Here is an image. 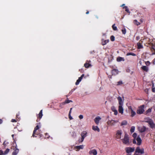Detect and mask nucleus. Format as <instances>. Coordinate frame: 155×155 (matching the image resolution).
Wrapping results in <instances>:
<instances>
[{
  "label": "nucleus",
  "instance_id": "f257e3e1",
  "mask_svg": "<svg viewBox=\"0 0 155 155\" xmlns=\"http://www.w3.org/2000/svg\"><path fill=\"white\" fill-rule=\"evenodd\" d=\"M117 99L118 101V111L121 114L123 113L124 109L123 106L124 104V100H123L121 97L119 96L117 97Z\"/></svg>",
  "mask_w": 155,
  "mask_h": 155
},
{
  "label": "nucleus",
  "instance_id": "f03ea898",
  "mask_svg": "<svg viewBox=\"0 0 155 155\" xmlns=\"http://www.w3.org/2000/svg\"><path fill=\"white\" fill-rule=\"evenodd\" d=\"M122 140L124 144L127 145L129 144V138L127 134H125L124 138L122 139Z\"/></svg>",
  "mask_w": 155,
  "mask_h": 155
},
{
  "label": "nucleus",
  "instance_id": "7ed1b4c3",
  "mask_svg": "<svg viewBox=\"0 0 155 155\" xmlns=\"http://www.w3.org/2000/svg\"><path fill=\"white\" fill-rule=\"evenodd\" d=\"M144 105H143L140 106L139 108V109L137 110V113L139 114H141L143 113L144 111Z\"/></svg>",
  "mask_w": 155,
  "mask_h": 155
},
{
  "label": "nucleus",
  "instance_id": "20e7f679",
  "mask_svg": "<svg viewBox=\"0 0 155 155\" xmlns=\"http://www.w3.org/2000/svg\"><path fill=\"white\" fill-rule=\"evenodd\" d=\"M119 121L118 120H108L107 122V124L108 125L110 126H114L115 124L118 122Z\"/></svg>",
  "mask_w": 155,
  "mask_h": 155
},
{
  "label": "nucleus",
  "instance_id": "39448f33",
  "mask_svg": "<svg viewBox=\"0 0 155 155\" xmlns=\"http://www.w3.org/2000/svg\"><path fill=\"white\" fill-rule=\"evenodd\" d=\"M87 132L86 131H83L81 134V140H79V142L81 143L83 141L85 137L87 136Z\"/></svg>",
  "mask_w": 155,
  "mask_h": 155
},
{
  "label": "nucleus",
  "instance_id": "423d86ee",
  "mask_svg": "<svg viewBox=\"0 0 155 155\" xmlns=\"http://www.w3.org/2000/svg\"><path fill=\"white\" fill-rule=\"evenodd\" d=\"M134 150L135 148L134 147L132 148L130 147H128L125 148V150H126V152L128 153H130L134 152Z\"/></svg>",
  "mask_w": 155,
  "mask_h": 155
},
{
  "label": "nucleus",
  "instance_id": "0eeeda50",
  "mask_svg": "<svg viewBox=\"0 0 155 155\" xmlns=\"http://www.w3.org/2000/svg\"><path fill=\"white\" fill-rule=\"evenodd\" d=\"M39 128V127L38 125H37L36 126V127H35L34 129V130L33 131L32 136L33 137H36V136H35V134L38 135V133L36 131L38 130Z\"/></svg>",
  "mask_w": 155,
  "mask_h": 155
},
{
  "label": "nucleus",
  "instance_id": "6e6552de",
  "mask_svg": "<svg viewBox=\"0 0 155 155\" xmlns=\"http://www.w3.org/2000/svg\"><path fill=\"white\" fill-rule=\"evenodd\" d=\"M122 131L121 130H117L116 134V137L117 139H120L121 138Z\"/></svg>",
  "mask_w": 155,
  "mask_h": 155
},
{
  "label": "nucleus",
  "instance_id": "1a4fd4ad",
  "mask_svg": "<svg viewBox=\"0 0 155 155\" xmlns=\"http://www.w3.org/2000/svg\"><path fill=\"white\" fill-rule=\"evenodd\" d=\"M135 152L143 154L144 153V149L143 148L140 149L139 147H138L136 150Z\"/></svg>",
  "mask_w": 155,
  "mask_h": 155
},
{
  "label": "nucleus",
  "instance_id": "9d476101",
  "mask_svg": "<svg viewBox=\"0 0 155 155\" xmlns=\"http://www.w3.org/2000/svg\"><path fill=\"white\" fill-rule=\"evenodd\" d=\"M138 129L140 133H143V132H145L146 131V128L145 126H143V127H139L138 128Z\"/></svg>",
  "mask_w": 155,
  "mask_h": 155
},
{
  "label": "nucleus",
  "instance_id": "9b49d317",
  "mask_svg": "<svg viewBox=\"0 0 155 155\" xmlns=\"http://www.w3.org/2000/svg\"><path fill=\"white\" fill-rule=\"evenodd\" d=\"M89 154L90 155L93 154V155H97V152L95 149L89 151Z\"/></svg>",
  "mask_w": 155,
  "mask_h": 155
},
{
  "label": "nucleus",
  "instance_id": "f8f14e48",
  "mask_svg": "<svg viewBox=\"0 0 155 155\" xmlns=\"http://www.w3.org/2000/svg\"><path fill=\"white\" fill-rule=\"evenodd\" d=\"M101 118L99 116L96 117L94 119V121L95 123L98 125L100 121L101 120Z\"/></svg>",
  "mask_w": 155,
  "mask_h": 155
},
{
  "label": "nucleus",
  "instance_id": "ddd939ff",
  "mask_svg": "<svg viewBox=\"0 0 155 155\" xmlns=\"http://www.w3.org/2000/svg\"><path fill=\"white\" fill-rule=\"evenodd\" d=\"M148 124L150 125V127L152 129L155 128V124H154L153 121L152 120L151 121L148 122Z\"/></svg>",
  "mask_w": 155,
  "mask_h": 155
},
{
  "label": "nucleus",
  "instance_id": "4468645a",
  "mask_svg": "<svg viewBox=\"0 0 155 155\" xmlns=\"http://www.w3.org/2000/svg\"><path fill=\"white\" fill-rule=\"evenodd\" d=\"M84 148L83 145H80L78 146H76L75 147V148L76 149V151H78L80 149H83Z\"/></svg>",
  "mask_w": 155,
  "mask_h": 155
},
{
  "label": "nucleus",
  "instance_id": "2eb2a0df",
  "mask_svg": "<svg viewBox=\"0 0 155 155\" xmlns=\"http://www.w3.org/2000/svg\"><path fill=\"white\" fill-rule=\"evenodd\" d=\"M92 129L95 131H97L99 132L100 131V130L97 126H93L92 127Z\"/></svg>",
  "mask_w": 155,
  "mask_h": 155
},
{
  "label": "nucleus",
  "instance_id": "dca6fc26",
  "mask_svg": "<svg viewBox=\"0 0 155 155\" xmlns=\"http://www.w3.org/2000/svg\"><path fill=\"white\" fill-rule=\"evenodd\" d=\"M129 109L130 110L131 116L132 117L134 116L136 114L135 112L133 110L131 107H129Z\"/></svg>",
  "mask_w": 155,
  "mask_h": 155
},
{
  "label": "nucleus",
  "instance_id": "f3484780",
  "mask_svg": "<svg viewBox=\"0 0 155 155\" xmlns=\"http://www.w3.org/2000/svg\"><path fill=\"white\" fill-rule=\"evenodd\" d=\"M136 140L137 142V145H140L141 143V138L139 137H138L137 138Z\"/></svg>",
  "mask_w": 155,
  "mask_h": 155
},
{
  "label": "nucleus",
  "instance_id": "a211bd4d",
  "mask_svg": "<svg viewBox=\"0 0 155 155\" xmlns=\"http://www.w3.org/2000/svg\"><path fill=\"white\" fill-rule=\"evenodd\" d=\"M109 41V40L108 39L106 40H104L103 39L102 40V45H105L107 44V43H108Z\"/></svg>",
  "mask_w": 155,
  "mask_h": 155
},
{
  "label": "nucleus",
  "instance_id": "6ab92c4d",
  "mask_svg": "<svg viewBox=\"0 0 155 155\" xmlns=\"http://www.w3.org/2000/svg\"><path fill=\"white\" fill-rule=\"evenodd\" d=\"M87 62L88 61H86L84 64V66L86 68H88L90 67L91 66V64Z\"/></svg>",
  "mask_w": 155,
  "mask_h": 155
},
{
  "label": "nucleus",
  "instance_id": "aec40b11",
  "mask_svg": "<svg viewBox=\"0 0 155 155\" xmlns=\"http://www.w3.org/2000/svg\"><path fill=\"white\" fill-rule=\"evenodd\" d=\"M118 71L117 70L114 69L112 70V73L114 75H116L118 74Z\"/></svg>",
  "mask_w": 155,
  "mask_h": 155
},
{
  "label": "nucleus",
  "instance_id": "412c9836",
  "mask_svg": "<svg viewBox=\"0 0 155 155\" xmlns=\"http://www.w3.org/2000/svg\"><path fill=\"white\" fill-rule=\"evenodd\" d=\"M117 61L118 62L124 61V58L119 57L117 58Z\"/></svg>",
  "mask_w": 155,
  "mask_h": 155
},
{
  "label": "nucleus",
  "instance_id": "4be33fe9",
  "mask_svg": "<svg viewBox=\"0 0 155 155\" xmlns=\"http://www.w3.org/2000/svg\"><path fill=\"white\" fill-rule=\"evenodd\" d=\"M18 152L19 150L18 149H16L12 153V155H17Z\"/></svg>",
  "mask_w": 155,
  "mask_h": 155
},
{
  "label": "nucleus",
  "instance_id": "5701e85b",
  "mask_svg": "<svg viewBox=\"0 0 155 155\" xmlns=\"http://www.w3.org/2000/svg\"><path fill=\"white\" fill-rule=\"evenodd\" d=\"M42 116H43L42 110H41L40 111V112L38 114V117L39 118H41L42 117Z\"/></svg>",
  "mask_w": 155,
  "mask_h": 155
},
{
  "label": "nucleus",
  "instance_id": "b1692460",
  "mask_svg": "<svg viewBox=\"0 0 155 155\" xmlns=\"http://www.w3.org/2000/svg\"><path fill=\"white\" fill-rule=\"evenodd\" d=\"M137 48L138 49H140L143 48L142 45H141L140 43V42H138L137 43Z\"/></svg>",
  "mask_w": 155,
  "mask_h": 155
},
{
  "label": "nucleus",
  "instance_id": "393cba45",
  "mask_svg": "<svg viewBox=\"0 0 155 155\" xmlns=\"http://www.w3.org/2000/svg\"><path fill=\"white\" fill-rule=\"evenodd\" d=\"M127 124V122L126 120H124L123 121L121 124V126H122L123 125H126Z\"/></svg>",
  "mask_w": 155,
  "mask_h": 155
},
{
  "label": "nucleus",
  "instance_id": "a878e982",
  "mask_svg": "<svg viewBox=\"0 0 155 155\" xmlns=\"http://www.w3.org/2000/svg\"><path fill=\"white\" fill-rule=\"evenodd\" d=\"M142 69L145 71H147L148 70V68L146 66H144L142 67Z\"/></svg>",
  "mask_w": 155,
  "mask_h": 155
},
{
  "label": "nucleus",
  "instance_id": "bb28decb",
  "mask_svg": "<svg viewBox=\"0 0 155 155\" xmlns=\"http://www.w3.org/2000/svg\"><path fill=\"white\" fill-rule=\"evenodd\" d=\"M134 23L137 25H139L140 24V22H138L137 20H135L134 21Z\"/></svg>",
  "mask_w": 155,
  "mask_h": 155
},
{
  "label": "nucleus",
  "instance_id": "cd10ccee",
  "mask_svg": "<svg viewBox=\"0 0 155 155\" xmlns=\"http://www.w3.org/2000/svg\"><path fill=\"white\" fill-rule=\"evenodd\" d=\"M70 102H72V101L71 100H69L68 99H67L66 100H65V102L63 103V104H68L70 103Z\"/></svg>",
  "mask_w": 155,
  "mask_h": 155
},
{
  "label": "nucleus",
  "instance_id": "c85d7f7f",
  "mask_svg": "<svg viewBox=\"0 0 155 155\" xmlns=\"http://www.w3.org/2000/svg\"><path fill=\"white\" fill-rule=\"evenodd\" d=\"M135 129V127H134V126L132 127L131 128L130 130V132L131 133L134 132V131Z\"/></svg>",
  "mask_w": 155,
  "mask_h": 155
},
{
  "label": "nucleus",
  "instance_id": "c756f323",
  "mask_svg": "<svg viewBox=\"0 0 155 155\" xmlns=\"http://www.w3.org/2000/svg\"><path fill=\"white\" fill-rule=\"evenodd\" d=\"M112 28L113 29L114 31H116L117 30V27L116 26H115V24H114L112 26Z\"/></svg>",
  "mask_w": 155,
  "mask_h": 155
},
{
  "label": "nucleus",
  "instance_id": "7c9ffc66",
  "mask_svg": "<svg viewBox=\"0 0 155 155\" xmlns=\"http://www.w3.org/2000/svg\"><path fill=\"white\" fill-rule=\"evenodd\" d=\"M9 149H6V150L5 151L4 153V155L6 154L9 152Z\"/></svg>",
  "mask_w": 155,
  "mask_h": 155
},
{
  "label": "nucleus",
  "instance_id": "2f4dec72",
  "mask_svg": "<svg viewBox=\"0 0 155 155\" xmlns=\"http://www.w3.org/2000/svg\"><path fill=\"white\" fill-rule=\"evenodd\" d=\"M127 55H131L133 56H136V54L134 53H127Z\"/></svg>",
  "mask_w": 155,
  "mask_h": 155
},
{
  "label": "nucleus",
  "instance_id": "473e14b6",
  "mask_svg": "<svg viewBox=\"0 0 155 155\" xmlns=\"http://www.w3.org/2000/svg\"><path fill=\"white\" fill-rule=\"evenodd\" d=\"M110 39L111 41H114L115 40V37L114 36L112 35L110 36Z\"/></svg>",
  "mask_w": 155,
  "mask_h": 155
},
{
  "label": "nucleus",
  "instance_id": "72a5a7b5",
  "mask_svg": "<svg viewBox=\"0 0 155 155\" xmlns=\"http://www.w3.org/2000/svg\"><path fill=\"white\" fill-rule=\"evenodd\" d=\"M122 32L123 34L125 35L126 33V29L125 28H124L123 29H122Z\"/></svg>",
  "mask_w": 155,
  "mask_h": 155
},
{
  "label": "nucleus",
  "instance_id": "f704fd0d",
  "mask_svg": "<svg viewBox=\"0 0 155 155\" xmlns=\"http://www.w3.org/2000/svg\"><path fill=\"white\" fill-rule=\"evenodd\" d=\"M124 8H126L125 11L128 13H130L129 9L127 8V7L125 6L124 7Z\"/></svg>",
  "mask_w": 155,
  "mask_h": 155
},
{
  "label": "nucleus",
  "instance_id": "c9c22d12",
  "mask_svg": "<svg viewBox=\"0 0 155 155\" xmlns=\"http://www.w3.org/2000/svg\"><path fill=\"white\" fill-rule=\"evenodd\" d=\"M81 81V80H80L79 79H78L77 80V81L75 83V84L76 85H77L78 84H79V82Z\"/></svg>",
  "mask_w": 155,
  "mask_h": 155
},
{
  "label": "nucleus",
  "instance_id": "e433bc0d",
  "mask_svg": "<svg viewBox=\"0 0 155 155\" xmlns=\"http://www.w3.org/2000/svg\"><path fill=\"white\" fill-rule=\"evenodd\" d=\"M111 109L114 112L115 111V110H116V108L114 106H112L111 107Z\"/></svg>",
  "mask_w": 155,
  "mask_h": 155
},
{
  "label": "nucleus",
  "instance_id": "4c0bfd02",
  "mask_svg": "<svg viewBox=\"0 0 155 155\" xmlns=\"http://www.w3.org/2000/svg\"><path fill=\"white\" fill-rule=\"evenodd\" d=\"M123 83L122 81H119L117 82V85H120L122 84Z\"/></svg>",
  "mask_w": 155,
  "mask_h": 155
},
{
  "label": "nucleus",
  "instance_id": "58836bf2",
  "mask_svg": "<svg viewBox=\"0 0 155 155\" xmlns=\"http://www.w3.org/2000/svg\"><path fill=\"white\" fill-rule=\"evenodd\" d=\"M137 136V134L136 133H134L133 135V137L134 138H136Z\"/></svg>",
  "mask_w": 155,
  "mask_h": 155
},
{
  "label": "nucleus",
  "instance_id": "ea45409f",
  "mask_svg": "<svg viewBox=\"0 0 155 155\" xmlns=\"http://www.w3.org/2000/svg\"><path fill=\"white\" fill-rule=\"evenodd\" d=\"M71 114H69L68 116H69V118L70 119V120H72L73 119L72 117L71 116Z\"/></svg>",
  "mask_w": 155,
  "mask_h": 155
},
{
  "label": "nucleus",
  "instance_id": "a19ab883",
  "mask_svg": "<svg viewBox=\"0 0 155 155\" xmlns=\"http://www.w3.org/2000/svg\"><path fill=\"white\" fill-rule=\"evenodd\" d=\"M114 114L115 115H116L117 114L118 112L117 110H115V111H114Z\"/></svg>",
  "mask_w": 155,
  "mask_h": 155
},
{
  "label": "nucleus",
  "instance_id": "79ce46f5",
  "mask_svg": "<svg viewBox=\"0 0 155 155\" xmlns=\"http://www.w3.org/2000/svg\"><path fill=\"white\" fill-rule=\"evenodd\" d=\"M79 117L80 119H82L83 118V116L82 115H80L79 116Z\"/></svg>",
  "mask_w": 155,
  "mask_h": 155
},
{
  "label": "nucleus",
  "instance_id": "37998d69",
  "mask_svg": "<svg viewBox=\"0 0 155 155\" xmlns=\"http://www.w3.org/2000/svg\"><path fill=\"white\" fill-rule=\"evenodd\" d=\"M145 63H146V64L147 65H148L150 64V62L149 61H147Z\"/></svg>",
  "mask_w": 155,
  "mask_h": 155
},
{
  "label": "nucleus",
  "instance_id": "c03bdc74",
  "mask_svg": "<svg viewBox=\"0 0 155 155\" xmlns=\"http://www.w3.org/2000/svg\"><path fill=\"white\" fill-rule=\"evenodd\" d=\"M4 155V153L2 151L0 150V155Z\"/></svg>",
  "mask_w": 155,
  "mask_h": 155
},
{
  "label": "nucleus",
  "instance_id": "a18cd8bd",
  "mask_svg": "<svg viewBox=\"0 0 155 155\" xmlns=\"http://www.w3.org/2000/svg\"><path fill=\"white\" fill-rule=\"evenodd\" d=\"M11 121L12 122H16L17 121L15 119H12Z\"/></svg>",
  "mask_w": 155,
  "mask_h": 155
},
{
  "label": "nucleus",
  "instance_id": "49530a36",
  "mask_svg": "<svg viewBox=\"0 0 155 155\" xmlns=\"http://www.w3.org/2000/svg\"><path fill=\"white\" fill-rule=\"evenodd\" d=\"M152 120L151 119H149V120H146V121H145V122L147 123H148V122H149V121H151Z\"/></svg>",
  "mask_w": 155,
  "mask_h": 155
},
{
  "label": "nucleus",
  "instance_id": "de8ad7c7",
  "mask_svg": "<svg viewBox=\"0 0 155 155\" xmlns=\"http://www.w3.org/2000/svg\"><path fill=\"white\" fill-rule=\"evenodd\" d=\"M151 111V109L150 108H149L148 109V110H147V112H150Z\"/></svg>",
  "mask_w": 155,
  "mask_h": 155
},
{
  "label": "nucleus",
  "instance_id": "09e8293b",
  "mask_svg": "<svg viewBox=\"0 0 155 155\" xmlns=\"http://www.w3.org/2000/svg\"><path fill=\"white\" fill-rule=\"evenodd\" d=\"M152 91L154 92H155V88H153L152 89Z\"/></svg>",
  "mask_w": 155,
  "mask_h": 155
},
{
  "label": "nucleus",
  "instance_id": "8fccbe9b",
  "mask_svg": "<svg viewBox=\"0 0 155 155\" xmlns=\"http://www.w3.org/2000/svg\"><path fill=\"white\" fill-rule=\"evenodd\" d=\"M72 108H70V111L69 112V114H71V110H72Z\"/></svg>",
  "mask_w": 155,
  "mask_h": 155
},
{
  "label": "nucleus",
  "instance_id": "3c124183",
  "mask_svg": "<svg viewBox=\"0 0 155 155\" xmlns=\"http://www.w3.org/2000/svg\"><path fill=\"white\" fill-rule=\"evenodd\" d=\"M136 143V140H133V143H134L135 144V143Z\"/></svg>",
  "mask_w": 155,
  "mask_h": 155
},
{
  "label": "nucleus",
  "instance_id": "603ef678",
  "mask_svg": "<svg viewBox=\"0 0 155 155\" xmlns=\"http://www.w3.org/2000/svg\"><path fill=\"white\" fill-rule=\"evenodd\" d=\"M2 122V120L1 119H0V124H1Z\"/></svg>",
  "mask_w": 155,
  "mask_h": 155
},
{
  "label": "nucleus",
  "instance_id": "864d4df0",
  "mask_svg": "<svg viewBox=\"0 0 155 155\" xmlns=\"http://www.w3.org/2000/svg\"><path fill=\"white\" fill-rule=\"evenodd\" d=\"M82 79V78L81 77H80L79 78H78V79H79L81 81V80Z\"/></svg>",
  "mask_w": 155,
  "mask_h": 155
},
{
  "label": "nucleus",
  "instance_id": "5fc2aeb1",
  "mask_svg": "<svg viewBox=\"0 0 155 155\" xmlns=\"http://www.w3.org/2000/svg\"><path fill=\"white\" fill-rule=\"evenodd\" d=\"M84 76V74H82L81 77H82V78H83V77Z\"/></svg>",
  "mask_w": 155,
  "mask_h": 155
},
{
  "label": "nucleus",
  "instance_id": "6e6d98bb",
  "mask_svg": "<svg viewBox=\"0 0 155 155\" xmlns=\"http://www.w3.org/2000/svg\"><path fill=\"white\" fill-rule=\"evenodd\" d=\"M89 12H88V11H87V12H86V14H89Z\"/></svg>",
  "mask_w": 155,
  "mask_h": 155
},
{
  "label": "nucleus",
  "instance_id": "4d7b16f0",
  "mask_svg": "<svg viewBox=\"0 0 155 155\" xmlns=\"http://www.w3.org/2000/svg\"><path fill=\"white\" fill-rule=\"evenodd\" d=\"M145 91L147 92L148 91V90L147 89H146L145 90Z\"/></svg>",
  "mask_w": 155,
  "mask_h": 155
},
{
  "label": "nucleus",
  "instance_id": "13d9d810",
  "mask_svg": "<svg viewBox=\"0 0 155 155\" xmlns=\"http://www.w3.org/2000/svg\"><path fill=\"white\" fill-rule=\"evenodd\" d=\"M124 5H124V4H123L121 6V7H122V6H124Z\"/></svg>",
  "mask_w": 155,
  "mask_h": 155
},
{
  "label": "nucleus",
  "instance_id": "bf43d9fd",
  "mask_svg": "<svg viewBox=\"0 0 155 155\" xmlns=\"http://www.w3.org/2000/svg\"><path fill=\"white\" fill-rule=\"evenodd\" d=\"M134 155H138V154L135 153L134 154Z\"/></svg>",
  "mask_w": 155,
  "mask_h": 155
},
{
  "label": "nucleus",
  "instance_id": "052dcab7",
  "mask_svg": "<svg viewBox=\"0 0 155 155\" xmlns=\"http://www.w3.org/2000/svg\"><path fill=\"white\" fill-rule=\"evenodd\" d=\"M154 110H155V105H154Z\"/></svg>",
  "mask_w": 155,
  "mask_h": 155
},
{
  "label": "nucleus",
  "instance_id": "680f3d73",
  "mask_svg": "<svg viewBox=\"0 0 155 155\" xmlns=\"http://www.w3.org/2000/svg\"><path fill=\"white\" fill-rule=\"evenodd\" d=\"M140 21L142 22H143V21H142L141 19V20H140Z\"/></svg>",
  "mask_w": 155,
  "mask_h": 155
},
{
  "label": "nucleus",
  "instance_id": "e2e57ef3",
  "mask_svg": "<svg viewBox=\"0 0 155 155\" xmlns=\"http://www.w3.org/2000/svg\"><path fill=\"white\" fill-rule=\"evenodd\" d=\"M14 134H12V137H13V136H14Z\"/></svg>",
  "mask_w": 155,
  "mask_h": 155
},
{
  "label": "nucleus",
  "instance_id": "0e129e2a",
  "mask_svg": "<svg viewBox=\"0 0 155 155\" xmlns=\"http://www.w3.org/2000/svg\"><path fill=\"white\" fill-rule=\"evenodd\" d=\"M73 133V134H75V132H74Z\"/></svg>",
  "mask_w": 155,
  "mask_h": 155
},
{
  "label": "nucleus",
  "instance_id": "69168bd1",
  "mask_svg": "<svg viewBox=\"0 0 155 155\" xmlns=\"http://www.w3.org/2000/svg\"><path fill=\"white\" fill-rule=\"evenodd\" d=\"M79 140H81V139H80Z\"/></svg>",
  "mask_w": 155,
  "mask_h": 155
}]
</instances>
